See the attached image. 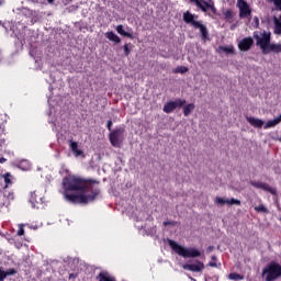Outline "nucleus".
Returning <instances> with one entry per match:
<instances>
[{
	"label": "nucleus",
	"mask_w": 281,
	"mask_h": 281,
	"mask_svg": "<svg viewBox=\"0 0 281 281\" xmlns=\"http://www.w3.org/2000/svg\"><path fill=\"white\" fill-rule=\"evenodd\" d=\"M64 199L72 205H88L100 196V182L78 176H68L61 182Z\"/></svg>",
	"instance_id": "obj_1"
},
{
	"label": "nucleus",
	"mask_w": 281,
	"mask_h": 281,
	"mask_svg": "<svg viewBox=\"0 0 281 281\" xmlns=\"http://www.w3.org/2000/svg\"><path fill=\"white\" fill-rule=\"evenodd\" d=\"M261 276L265 281H276L281 278V265L271 261L269 262L261 272Z\"/></svg>",
	"instance_id": "obj_2"
},
{
	"label": "nucleus",
	"mask_w": 281,
	"mask_h": 281,
	"mask_svg": "<svg viewBox=\"0 0 281 281\" xmlns=\"http://www.w3.org/2000/svg\"><path fill=\"white\" fill-rule=\"evenodd\" d=\"M169 246L171 249L175 251V254H178V256H181L182 258H199L201 257V251H199L195 248H186L177 241L170 239L169 240Z\"/></svg>",
	"instance_id": "obj_3"
},
{
	"label": "nucleus",
	"mask_w": 281,
	"mask_h": 281,
	"mask_svg": "<svg viewBox=\"0 0 281 281\" xmlns=\"http://www.w3.org/2000/svg\"><path fill=\"white\" fill-rule=\"evenodd\" d=\"M254 38L256 40L257 46L260 47L262 54H269V47L271 45V33L263 31L260 36L255 32Z\"/></svg>",
	"instance_id": "obj_4"
},
{
	"label": "nucleus",
	"mask_w": 281,
	"mask_h": 281,
	"mask_svg": "<svg viewBox=\"0 0 281 281\" xmlns=\"http://www.w3.org/2000/svg\"><path fill=\"white\" fill-rule=\"evenodd\" d=\"M191 3H195L196 8H199L202 12H207V10H211L212 14H218V10L216 9V5H214V0H204L201 2V0H190Z\"/></svg>",
	"instance_id": "obj_5"
},
{
	"label": "nucleus",
	"mask_w": 281,
	"mask_h": 281,
	"mask_svg": "<svg viewBox=\"0 0 281 281\" xmlns=\"http://www.w3.org/2000/svg\"><path fill=\"white\" fill-rule=\"evenodd\" d=\"M237 8L239 10V19H248L251 21V7L245 0H237Z\"/></svg>",
	"instance_id": "obj_6"
},
{
	"label": "nucleus",
	"mask_w": 281,
	"mask_h": 281,
	"mask_svg": "<svg viewBox=\"0 0 281 281\" xmlns=\"http://www.w3.org/2000/svg\"><path fill=\"white\" fill-rule=\"evenodd\" d=\"M181 106H186V100L177 99L175 101L167 102L164 105L162 111H164V113H172V111H175L177 109H181Z\"/></svg>",
	"instance_id": "obj_7"
},
{
	"label": "nucleus",
	"mask_w": 281,
	"mask_h": 281,
	"mask_svg": "<svg viewBox=\"0 0 281 281\" xmlns=\"http://www.w3.org/2000/svg\"><path fill=\"white\" fill-rule=\"evenodd\" d=\"M250 186H252V188H257L258 190H263L265 192H269L273 196H276V194H278V190H276V188L269 186L268 183L261 182V181H250Z\"/></svg>",
	"instance_id": "obj_8"
},
{
	"label": "nucleus",
	"mask_w": 281,
	"mask_h": 281,
	"mask_svg": "<svg viewBox=\"0 0 281 281\" xmlns=\"http://www.w3.org/2000/svg\"><path fill=\"white\" fill-rule=\"evenodd\" d=\"M124 134V127H120L110 133V143L114 148H120V137Z\"/></svg>",
	"instance_id": "obj_9"
},
{
	"label": "nucleus",
	"mask_w": 281,
	"mask_h": 281,
	"mask_svg": "<svg viewBox=\"0 0 281 281\" xmlns=\"http://www.w3.org/2000/svg\"><path fill=\"white\" fill-rule=\"evenodd\" d=\"M182 269L184 271H193L194 273H199L200 271H203L205 269V266L201 261H196V263H184L182 266Z\"/></svg>",
	"instance_id": "obj_10"
},
{
	"label": "nucleus",
	"mask_w": 281,
	"mask_h": 281,
	"mask_svg": "<svg viewBox=\"0 0 281 281\" xmlns=\"http://www.w3.org/2000/svg\"><path fill=\"white\" fill-rule=\"evenodd\" d=\"M254 47V38L251 37H244L238 43V49L239 52H249Z\"/></svg>",
	"instance_id": "obj_11"
},
{
	"label": "nucleus",
	"mask_w": 281,
	"mask_h": 281,
	"mask_svg": "<svg viewBox=\"0 0 281 281\" xmlns=\"http://www.w3.org/2000/svg\"><path fill=\"white\" fill-rule=\"evenodd\" d=\"M194 30H200L202 41H207L210 33L207 32V26L205 24L198 22L194 23Z\"/></svg>",
	"instance_id": "obj_12"
},
{
	"label": "nucleus",
	"mask_w": 281,
	"mask_h": 281,
	"mask_svg": "<svg viewBox=\"0 0 281 281\" xmlns=\"http://www.w3.org/2000/svg\"><path fill=\"white\" fill-rule=\"evenodd\" d=\"M215 203H216L217 205H225V203H226L227 205H240V200H236V199H234V198H232L231 200H229V199L225 200V199H223V198H216V199H215Z\"/></svg>",
	"instance_id": "obj_13"
},
{
	"label": "nucleus",
	"mask_w": 281,
	"mask_h": 281,
	"mask_svg": "<svg viewBox=\"0 0 281 281\" xmlns=\"http://www.w3.org/2000/svg\"><path fill=\"white\" fill-rule=\"evenodd\" d=\"M194 19H199V15H194V14L190 13V11H187V12L183 13L184 23H188L189 25H192V27H194V23L199 22Z\"/></svg>",
	"instance_id": "obj_14"
},
{
	"label": "nucleus",
	"mask_w": 281,
	"mask_h": 281,
	"mask_svg": "<svg viewBox=\"0 0 281 281\" xmlns=\"http://www.w3.org/2000/svg\"><path fill=\"white\" fill-rule=\"evenodd\" d=\"M247 122L250 126H254L255 128H262L265 126V121L260 119H256L254 116L246 117Z\"/></svg>",
	"instance_id": "obj_15"
},
{
	"label": "nucleus",
	"mask_w": 281,
	"mask_h": 281,
	"mask_svg": "<svg viewBox=\"0 0 281 281\" xmlns=\"http://www.w3.org/2000/svg\"><path fill=\"white\" fill-rule=\"evenodd\" d=\"M105 38L112 43H115V45H120V43H122V38H120V36H117V34H115L113 31L106 32Z\"/></svg>",
	"instance_id": "obj_16"
},
{
	"label": "nucleus",
	"mask_w": 281,
	"mask_h": 281,
	"mask_svg": "<svg viewBox=\"0 0 281 281\" xmlns=\"http://www.w3.org/2000/svg\"><path fill=\"white\" fill-rule=\"evenodd\" d=\"M116 32L117 34H120L121 36H124L125 38H131L132 41L133 38H135V36H133V33L124 31V25L122 24L116 26Z\"/></svg>",
	"instance_id": "obj_17"
},
{
	"label": "nucleus",
	"mask_w": 281,
	"mask_h": 281,
	"mask_svg": "<svg viewBox=\"0 0 281 281\" xmlns=\"http://www.w3.org/2000/svg\"><path fill=\"white\" fill-rule=\"evenodd\" d=\"M281 122V114L277 117H274L273 120L268 121L265 125L263 128H273V126H278V124H280Z\"/></svg>",
	"instance_id": "obj_18"
},
{
	"label": "nucleus",
	"mask_w": 281,
	"mask_h": 281,
	"mask_svg": "<svg viewBox=\"0 0 281 281\" xmlns=\"http://www.w3.org/2000/svg\"><path fill=\"white\" fill-rule=\"evenodd\" d=\"M69 147H70L71 153H74V155H76V157H80V155H82V150L78 149L77 142L70 140Z\"/></svg>",
	"instance_id": "obj_19"
},
{
	"label": "nucleus",
	"mask_w": 281,
	"mask_h": 281,
	"mask_svg": "<svg viewBox=\"0 0 281 281\" xmlns=\"http://www.w3.org/2000/svg\"><path fill=\"white\" fill-rule=\"evenodd\" d=\"M273 24H274V34L280 35L281 34V15L273 18Z\"/></svg>",
	"instance_id": "obj_20"
},
{
	"label": "nucleus",
	"mask_w": 281,
	"mask_h": 281,
	"mask_svg": "<svg viewBox=\"0 0 281 281\" xmlns=\"http://www.w3.org/2000/svg\"><path fill=\"white\" fill-rule=\"evenodd\" d=\"M195 105L194 103H188L187 105L183 106V115L184 117H189L192 111H194Z\"/></svg>",
	"instance_id": "obj_21"
},
{
	"label": "nucleus",
	"mask_w": 281,
	"mask_h": 281,
	"mask_svg": "<svg viewBox=\"0 0 281 281\" xmlns=\"http://www.w3.org/2000/svg\"><path fill=\"white\" fill-rule=\"evenodd\" d=\"M99 281H115V278L109 276L106 272H100L97 277Z\"/></svg>",
	"instance_id": "obj_22"
},
{
	"label": "nucleus",
	"mask_w": 281,
	"mask_h": 281,
	"mask_svg": "<svg viewBox=\"0 0 281 281\" xmlns=\"http://www.w3.org/2000/svg\"><path fill=\"white\" fill-rule=\"evenodd\" d=\"M271 52H273V54H281V44H270L268 54H271Z\"/></svg>",
	"instance_id": "obj_23"
},
{
	"label": "nucleus",
	"mask_w": 281,
	"mask_h": 281,
	"mask_svg": "<svg viewBox=\"0 0 281 281\" xmlns=\"http://www.w3.org/2000/svg\"><path fill=\"white\" fill-rule=\"evenodd\" d=\"M2 177H3L4 183H5L4 188H8V186H12V173L7 172Z\"/></svg>",
	"instance_id": "obj_24"
},
{
	"label": "nucleus",
	"mask_w": 281,
	"mask_h": 281,
	"mask_svg": "<svg viewBox=\"0 0 281 281\" xmlns=\"http://www.w3.org/2000/svg\"><path fill=\"white\" fill-rule=\"evenodd\" d=\"M220 52H224V54H234V46H220Z\"/></svg>",
	"instance_id": "obj_25"
},
{
	"label": "nucleus",
	"mask_w": 281,
	"mask_h": 281,
	"mask_svg": "<svg viewBox=\"0 0 281 281\" xmlns=\"http://www.w3.org/2000/svg\"><path fill=\"white\" fill-rule=\"evenodd\" d=\"M255 212H260L261 214H269V209L266 207L263 204H259L255 207Z\"/></svg>",
	"instance_id": "obj_26"
},
{
	"label": "nucleus",
	"mask_w": 281,
	"mask_h": 281,
	"mask_svg": "<svg viewBox=\"0 0 281 281\" xmlns=\"http://www.w3.org/2000/svg\"><path fill=\"white\" fill-rule=\"evenodd\" d=\"M189 69L186 66H178L173 69V74H188Z\"/></svg>",
	"instance_id": "obj_27"
},
{
	"label": "nucleus",
	"mask_w": 281,
	"mask_h": 281,
	"mask_svg": "<svg viewBox=\"0 0 281 281\" xmlns=\"http://www.w3.org/2000/svg\"><path fill=\"white\" fill-rule=\"evenodd\" d=\"M228 280H235V281L243 280V276L236 272H232L228 274Z\"/></svg>",
	"instance_id": "obj_28"
},
{
	"label": "nucleus",
	"mask_w": 281,
	"mask_h": 281,
	"mask_svg": "<svg viewBox=\"0 0 281 281\" xmlns=\"http://www.w3.org/2000/svg\"><path fill=\"white\" fill-rule=\"evenodd\" d=\"M224 19H226V21H229V19H234V11L232 10H226L224 12Z\"/></svg>",
	"instance_id": "obj_29"
},
{
	"label": "nucleus",
	"mask_w": 281,
	"mask_h": 281,
	"mask_svg": "<svg viewBox=\"0 0 281 281\" xmlns=\"http://www.w3.org/2000/svg\"><path fill=\"white\" fill-rule=\"evenodd\" d=\"M252 26L255 27V30H258L260 27V19H258V16H255L252 19Z\"/></svg>",
	"instance_id": "obj_30"
},
{
	"label": "nucleus",
	"mask_w": 281,
	"mask_h": 281,
	"mask_svg": "<svg viewBox=\"0 0 281 281\" xmlns=\"http://www.w3.org/2000/svg\"><path fill=\"white\" fill-rule=\"evenodd\" d=\"M124 56H131V44H125L123 46Z\"/></svg>",
	"instance_id": "obj_31"
},
{
	"label": "nucleus",
	"mask_w": 281,
	"mask_h": 281,
	"mask_svg": "<svg viewBox=\"0 0 281 281\" xmlns=\"http://www.w3.org/2000/svg\"><path fill=\"white\" fill-rule=\"evenodd\" d=\"M272 1L276 10H278L279 12H281V0H270Z\"/></svg>",
	"instance_id": "obj_32"
},
{
	"label": "nucleus",
	"mask_w": 281,
	"mask_h": 281,
	"mask_svg": "<svg viewBox=\"0 0 281 281\" xmlns=\"http://www.w3.org/2000/svg\"><path fill=\"white\" fill-rule=\"evenodd\" d=\"M23 227H25L24 224L19 225L18 236H24L25 235V229Z\"/></svg>",
	"instance_id": "obj_33"
},
{
	"label": "nucleus",
	"mask_w": 281,
	"mask_h": 281,
	"mask_svg": "<svg viewBox=\"0 0 281 281\" xmlns=\"http://www.w3.org/2000/svg\"><path fill=\"white\" fill-rule=\"evenodd\" d=\"M165 227H168V225H170L171 227L177 226V222L176 221H166L162 224Z\"/></svg>",
	"instance_id": "obj_34"
},
{
	"label": "nucleus",
	"mask_w": 281,
	"mask_h": 281,
	"mask_svg": "<svg viewBox=\"0 0 281 281\" xmlns=\"http://www.w3.org/2000/svg\"><path fill=\"white\" fill-rule=\"evenodd\" d=\"M5 273H7V277H8V276H15L16 269L10 268V269H8V270L5 271Z\"/></svg>",
	"instance_id": "obj_35"
},
{
	"label": "nucleus",
	"mask_w": 281,
	"mask_h": 281,
	"mask_svg": "<svg viewBox=\"0 0 281 281\" xmlns=\"http://www.w3.org/2000/svg\"><path fill=\"white\" fill-rule=\"evenodd\" d=\"M212 260H213V261H210V262H209V267H218V265H216V256H213V257H212Z\"/></svg>",
	"instance_id": "obj_36"
},
{
	"label": "nucleus",
	"mask_w": 281,
	"mask_h": 281,
	"mask_svg": "<svg viewBox=\"0 0 281 281\" xmlns=\"http://www.w3.org/2000/svg\"><path fill=\"white\" fill-rule=\"evenodd\" d=\"M7 278H8L7 272L0 269V281L5 280Z\"/></svg>",
	"instance_id": "obj_37"
},
{
	"label": "nucleus",
	"mask_w": 281,
	"mask_h": 281,
	"mask_svg": "<svg viewBox=\"0 0 281 281\" xmlns=\"http://www.w3.org/2000/svg\"><path fill=\"white\" fill-rule=\"evenodd\" d=\"M113 121H108L106 127L109 131H112Z\"/></svg>",
	"instance_id": "obj_38"
},
{
	"label": "nucleus",
	"mask_w": 281,
	"mask_h": 281,
	"mask_svg": "<svg viewBox=\"0 0 281 281\" xmlns=\"http://www.w3.org/2000/svg\"><path fill=\"white\" fill-rule=\"evenodd\" d=\"M78 278V273H70L69 274V280H76Z\"/></svg>",
	"instance_id": "obj_39"
},
{
	"label": "nucleus",
	"mask_w": 281,
	"mask_h": 281,
	"mask_svg": "<svg viewBox=\"0 0 281 281\" xmlns=\"http://www.w3.org/2000/svg\"><path fill=\"white\" fill-rule=\"evenodd\" d=\"M5 161H8V159H5V158H0V164H5Z\"/></svg>",
	"instance_id": "obj_40"
},
{
	"label": "nucleus",
	"mask_w": 281,
	"mask_h": 281,
	"mask_svg": "<svg viewBox=\"0 0 281 281\" xmlns=\"http://www.w3.org/2000/svg\"><path fill=\"white\" fill-rule=\"evenodd\" d=\"M48 3H54V0H47Z\"/></svg>",
	"instance_id": "obj_41"
},
{
	"label": "nucleus",
	"mask_w": 281,
	"mask_h": 281,
	"mask_svg": "<svg viewBox=\"0 0 281 281\" xmlns=\"http://www.w3.org/2000/svg\"><path fill=\"white\" fill-rule=\"evenodd\" d=\"M207 16H212V14H211V13H207Z\"/></svg>",
	"instance_id": "obj_42"
},
{
	"label": "nucleus",
	"mask_w": 281,
	"mask_h": 281,
	"mask_svg": "<svg viewBox=\"0 0 281 281\" xmlns=\"http://www.w3.org/2000/svg\"><path fill=\"white\" fill-rule=\"evenodd\" d=\"M32 200L34 201V194H32Z\"/></svg>",
	"instance_id": "obj_43"
}]
</instances>
